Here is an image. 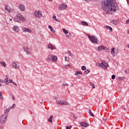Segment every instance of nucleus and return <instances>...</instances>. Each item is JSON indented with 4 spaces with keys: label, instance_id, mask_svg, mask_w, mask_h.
I'll list each match as a JSON object with an SVG mask.
<instances>
[{
    "label": "nucleus",
    "instance_id": "obj_25",
    "mask_svg": "<svg viewBox=\"0 0 129 129\" xmlns=\"http://www.w3.org/2000/svg\"><path fill=\"white\" fill-rule=\"evenodd\" d=\"M111 53L112 54L113 57H115V51H114V47H113L111 49Z\"/></svg>",
    "mask_w": 129,
    "mask_h": 129
},
{
    "label": "nucleus",
    "instance_id": "obj_26",
    "mask_svg": "<svg viewBox=\"0 0 129 129\" xmlns=\"http://www.w3.org/2000/svg\"><path fill=\"white\" fill-rule=\"evenodd\" d=\"M14 22H17V23H21V22L20 21V20L19 19V17H18V15L17 16V17H15L14 18Z\"/></svg>",
    "mask_w": 129,
    "mask_h": 129
},
{
    "label": "nucleus",
    "instance_id": "obj_28",
    "mask_svg": "<svg viewBox=\"0 0 129 129\" xmlns=\"http://www.w3.org/2000/svg\"><path fill=\"white\" fill-rule=\"evenodd\" d=\"M48 28L50 30L51 32L52 33H55L56 31L53 29V27L51 25H48Z\"/></svg>",
    "mask_w": 129,
    "mask_h": 129
},
{
    "label": "nucleus",
    "instance_id": "obj_17",
    "mask_svg": "<svg viewBox=\"0 0 129 129\" xmlns=\"http://www.w3.org/2000/svg\"><path fill=\"white\" fill-rule=\"evenodd\" d=\"M13 30L18 33L20 31V28L17 26H14V27H13Z\"/></svg>",
    "mask_w": 129,
    "mask_h": 129
},
{
    "label": "nucleus",
    "instance_id": "obj_56",
    "mask_svg": "<svg viewBox=\"0 0 129 129\" xmlns=\"http://www.w3.org/2000/svg\"><path fill=\"white\" fill-rule=\"evenodd\" d=\"M127 73H129V69L127 70Z\"/></svg>",
    "mask_w": 129,
    "mask_h": 129
},
{
    "label": "nucleus",
    "instance_id": "obj_34",
    "mask_svg": "<svg viewBox=\"0 0 129 129\" xmlns=\"http://www.w3.org/2000/svg\"><path fill=\"white\" fill-rule=\"evenodd\" d=\"M0 63L2 66H3V67H6V66H7V64L5 62L1 61Z\"/></svg>",
    "mask_w": 129,
    "mask_h": 129
},
{
    "label": "nucleus",
    "instance_id": "obj_29",
    "mask_svg": "<svg viewBox=\"0 0 129 129\" xmlns=\"http://www.w3.org/2000/svg\"><path fill=\"white\" fill-rule=\"evenodd\" d=\"M105 28H106V29H107V30H110V32H111L112 31V28H111V27H110L109 26H105Z\"/></svg>",
    "mask_w": 129,
    "mask_h": 129
},
{
    "label": "nucleus",
    "instance_id": "obj_2",
    "mask_svg": "<svg viewBox=\"0 0 129 129\" xmlns=\"http://www.w3.org/2000/svg\"><path fill=\"white\" fill-rule=\"evenodd\" d=\"M58 58L55 56L53 55L52 54H49L48 55L47 57H46L45 60L47 62H56Z\"/></svg>",
    "mask_w": 129,
    "mask_h": 129
},
{
    "label": "nucleus",
    "instance_id": "obj_16",
    "mask_svg": "<svg viewBox=\"0 0 129 129\" xmlns=\"http://www.w3.org/2000/svg\"><path fill=\"white\" fill-rule=\"evenodd\" d=\"M106 47L103 45H101L97 48V51H102V50H105Z\"/></svg>",
    "mask_w": 129,
    "mask_h": 129
},
{
    "label": "nucleus",
    "instance_id": "obj_58",
    "mask_svg": "<svg viewBox=\"0 0 129 129\" xmlns=\"http://www.w3.org/2000/svg\"><path fill=\"white\" fill-rule=\"evenodd\" d=\"M10 21H13V19H12V18H11V19H10Z\"/></svg>",
    "mask_w": 129,
    "mask_h": 129
},
{
    "label": "nucleus",
    "instance_id": "obj_11",
    "mask_svg": "<svg viewBox=\"0 0 129 129\" xmlns=\"http://www.w3.org/2000/svg\"><path fill=\"white\" fill-rule=\"evenodd\" d=\"M34 15L36 17V18H41V17H42V13L39 11L35 12Z\"/></svg>",
    "mask_w": 129,
    "mask_h": 129
},
{
    "label": "nucleus",
    "instance_id": "obj_19",
    "mask_svg": "<svg viewBox=\"0 0 129 129\" xmlns=\"http://www.w3.org/2000/svg\"><path fill=\"white\" fill-rule=\"evenodd\" d=\"M24 51L27 54H31L32 53V52L30 51V48H29L28 47H26V48L24 47Z\"/></svg>",
    "mask_w": 129,
    "mask_h": 129
},
{
    "label": "nucleus",
    "instance_id": "obj_43",
    "mask_svg": "<svg viewBox=\"0 0 129 129\" xmlns=\"http://www.w3.org/2000/svg\"><path fill=\"white\" fill-rule=\"evenodd\" d=\"M13 82H14V81H12V80H9V83H13Z\"/></svg>",
    "mask_w": 129,
    "mask_h": 129
},
{
    "label": "nucleus",
    "instance_id": "obj_38",
    "mask_svg": "<svg viewBox=\"0 0 129 129\" xmlns=\"http://www.w3.org/2000/svg\"><path fill=\"white\" fill-rule=\"evenodd\" d=\"M68 53H70V56H71V57H72L73 56V54H72V53L71 52V51H68Z\"/></svg>",
    "mask_w": 129,
    "mask_h": 129
},
{
    "label": "nucleus",
    "instance_id": "obj_51",
    "mask_svg": "<svg viewBox=\"0 0 129 129\" xmlns=\"http://www.w3.org/2000/svg\"><path fill=\"white\" fill-rule=\"evenodd\" d=\"M66 129H70V128L69 127V126H67Z\"/></svg>",
    "mask_w": 129,
    "mask_h": 129
},
{
    "label": "nucleus",
    "instance_id": "obj_13",
    "mask_svg": "<svg viewBox=\"0 0 129 129\" xmlns=\"http://www.w3.org/2000/svg\"><path fill=\"white\" fill-rule=\"evenodd\" d=\"M19 9L21 11V12H24L25 11V5L23 4H20L19 6Z\"/></svg>",
    "mask_w": 129,
    "mask_h": 129
},
{
    "label": "nucleus",
    "instance_id": "obj_55",
    "mask_svg": "<svg viewBox=\"0 0 129 129\" xmlns=\"http://www.w3.org/2000/svg\"><path fill=\"white\" fill-rule=\"evenodd\" d=\"M71 127H72V125H70V128L71 129Z\"/></svg>",
    "mask_w": 129,
    "mask_h": 129
},
{
    "label": "nucleus",
    "instance_id": "obj_1",
    "mask_svg": "<svg viewBox=\"0 0 129 129\" xmlns=\"http://www.w3.org/2000/svg\"><path fill=\"white\" fill-rule=\"evenodd\" d=\"M102 5V9L107 13L110 12H116L118 9L117 4L114 0H105Z\"/></svg>",
    "mask_w": 129,
    "mask_h": 129
},
{
    "label": "nucleus",
    "instance_id": "obj_23",
    "mask_svg": "<svg viewBox=\"0 0 129 129\" xmlns=\"http://www.w3.org/2000/svg\"><path fill=\"white\" fill-rule=\"evenodd\" d=\"M111 24H112V25H114L115 26H116V25L118 24V21L116 20H114L111 21Z\"/></svg>",
    "mask_w": 129,
    "mask_h": 129
},
{
    "label": "nucleus",
    "instance_id": "obj_21",
    "mask_svg": "<svg viewBox=\"0 0 129 129\" xmlns=\"http://www.w3.org/2000/svg\"><path fill=\"white\" fill-rule=\"evenodd\" d=\"M5 83L6 85H9V84H10V83L9 82V77H8V75L6 76V78L5 79Z\"/></svg>",
    "mask_w": 129,
    "mask_h": 129
},
{
    "label": "nucleus",
    "instance_id": "obj_9",
    "mask_svg": "<svg viewBox=\"0 0 129 129\" xmlns=\"http://www.w3.org/2000/svg\"><path fill=\"white\" fill-rule=\"evenodd\" d=\"M18 17L20 22V21H21V22H25V21H26L25 17L22 14H18Z\"/></svg>",
    "mask_w": 129,
    "mask_h": 129
},
{
    "label": "nucleus",
    "instance_id": "obj_24",
    "mask_svg": "<svg viewBox=\"0 0 129 129\" xmlns=\"http://www.w3.org/2000/svg\"><path fill=\"white\" fill-rule=\"evenodd\" d=\"M81 25H82V26H88V23L87 22L82 21L81 22Z\"/></svg>",
    "mask_w": 129,
    "mask_h": 129
},
{
    "label": "nucleus",
    "instance_id": "obj_18",
    "mask_svg": "<svg viewBox=\"0 0 129 129\" xmlns=\"http://www.w3.org/2000/svg\"><path fill=\"white\" fill-rule=\"evenodd\" d=\"M22 31L23 32H29V33H32V30L28 28L23 27Z\"/></svg>",
    "mask_w": 129,
    "mask_h": 129
},
{
    "label": "nucleus",
    "instance_id": "obj_22",
    "mask_svg": "<svg viewBox=\"0 0 129 129\" xmlns=\"http://www.w3.org/2000/svg\"><path fill=\"white\" fill-rule=\"evenodd\" d=\"M54 116L51 115L50 116L49 118L48 119L47 121L49 122H50L51 123H52V122H53V118Z\"/></svg>",
    "mask_w": 129,
    "mask_h": 129
},
{
    "label": "nucleus",
    "instance_id": "obj_40",
    "mask_svg": "<svg viewBox=\"0 0 129 129\" xmlns=\"http://www.w3.org/2000/svg\"><path fill=\"white\" fill-rule=\"evenodd\" d=\"M52 19L54 21H55L57 19V17H56V16L53 15L52 17Z\"/></svg>",
    "mask_w": 129,
    "mask_h": 129
},
{
    "label": "nucleus",
    "instance_id": "obj_10",
    "mask_svg": "<svg viewBox=\"0 0 129 129\" xmlns=\"http://www.w3.org/2000/svg\"><path fill=\"white\" fill-rule=\"evenodd\" d=\"M48 49L50 50H56V46H53V44L49 43L47 44Z\"/></svg>",
    "mask_w": 129,
    "mask_h": 129
},
{
    "label": "nucleus",
    "instance_id": "obj_49",
    "mask_svg": "<svg viewBox=\"0 0 129 129\" xmlns=\"http://www.w3.org/2000/svg\"><path fill=\"white\" fill-rule=\"evenodd\" d=\"M126 24H129V19L127 20L125 22Z\"/></svg>",
    "mask_w": 129,
    "mask_h": 129
},
{
    "label": "nucleus",
    "instance_id": "obj_27",
    "mask_svg": "<svg viewBox=\"0 0 129 129\" xmlns=\"http://www.w3.org/2000/svg\"><path fill=\"white\" fill-rule=\"evenodd\" d=\"M116 79H117V80H118L119 81H122V80H124V79H125V77H118L116 78Z\"/></svg>",
    "mask_w": 129,
    "mask_h": 129
},
{
    "label": "nucleus",
    "instance_id": "obj_59",
    "mask_svg": "<svg viewBox=\"0 0 129 129\" xmlns=\"http://www.w3.org/2000/svg\"><path fill=\"white\" fill-rule=\"evenodd\" d=\"M2 84L0 83V86H2Z\"/></svg>",
    "mask_w": 129,
    "mask_h": 129
},
{
    "label": "nucleus",
    "instance_id": "obj_31",
    "mask_svg": "<svg viewBox=\"0 0 129 129\" xmlns=\"http://www.w3.org/2000/svg\"><path fill=\"white\" fill-rule=\"evenodd\" d=\"M66 36L67 38H71V37L72 36V35H71V33L70 32L69 33L68 32V34H67Z\"/></svg>",
    "mask_w": 129,
    "mask_h": 129
},
{
    "label": "nucleus",
    "instance_id": "obj_50",
    "mask_svg": "<svg viewBox=\"0 0 129 129\" xmlns=\"http://www.w3.org/2000/svg\"><path fill=\"white\" fill-rule=\"evenodd\" d=\"M103 119H104V120H105V121L107 120V118H104Z\"/></svg>",
    "mask_w": 129,
    "mask_h": 129
},
{
    "label": "nucleus",
    "instance_id": "obj_8",
    "mask_svg": "<svg viewBox=\"0 0 129 129\" xmlns=\"http://www.w3.org/2000/svg\"><path fill=\"white\" fill-rule=\"evenodd\" d=\"M67 5L62 4L61 5H60L58 7V10L59 11H62L63 10H66L67 9Z\"/></svg>",
    "mask_w": 129,
    "mask_h": 129
},
{
    "label": "nucleus",
    "instance_id": "obj_60",
    "mask_svg": "<svg viewBox=\"0 0 129 129\" xmlns=\"http://www.w3.org/2000/svg\"><path fill=\"white\" fill-rule=\"evenodd\" d=\"M85 1H86V2H87V1H88V0H85Z\"/></svg>",
    "mask_w": 129,
    "mask_h": 129
},
{
    "label": "nucleus",
    "instance_id": "obj_37",
    "mask_svg": "<svg viewBox=\"0 0 129 129\" xmlns=\"http://www.w3.org/2000/svg\"><path fill=\"white\" fill-rule=\"evenodd\" d=\"M81 69H82V70H83V71H85V70H86V67L83 66L81 67Z\"/></svg>",
    "mask_w": 129,
    "mask_h": 129
},
{
    "label": "nucleus",
    "instance_id": "obj_45",
    "mask_svg": "<svg viewBox=\"0 0 129 129\" xmlns=\"http://www.w3.org/2000/svg\"><path fill=\"white\" fill-rule=\"evenodd\" d=\"M63 86H68V85H69V84H63Z\"/></svg>",
    "mask_w": 129,
    "mask_h": 129
},
{
    "label": "nucleus",
    "instance_id": "obj_14",
    "mask_svg": "<svg viewBox=\"0 0 129 129\" xmlns=\"http://www.w3.org/2000/svg\"><path fill=\"white\" fill-rule=\"evenodd\" d=\"M80 124H81V126H83V127H87V126L89 125V124L86 122H80Z\"/></svg>",
    "mask_w": 129,
    "mask_h": 129
},
{
    "label": "nucleus",
    "instance_id": "obj_57",
    "mask_svg": "<svg viewBox=\"0 0 129 129\" xmlns=\"http://www.w3.org/2000/svg\"><path fill=\"white\" fill-rule=\"evenodd\" d=\"M49 1V2H52L53 1V0H48Z\"/></svg>",
    "mask_w": 129,
    "mask_h": 129
},
{
    "label": "nucleus",
    "instance_id": "obj_42",
    "mask_svg": "<svg viewBox=\"0 0 129 129\" xmlns=\"http://www.w3.org/2000/svg\"><path fill=\"white\" fill-rule=\"evenodd\" d=\"M64 60H65V61H68V60H69V58H67V57L65 56Z\"/></svg>",
    "mask_w": 129,
    "mask_h": 129
},
{
    "label": "nucleus",
    "instance_id": "obj_46",
    "mask_svg": "<svg viewBox=\"0 0 129 129\" xmlns=\"http://www.w3.org/2000/svg\"><path fill=\"white\" fill-rule=\"evenodd\" d=\"M0 82H1V83H4V82H5V81H4L3 80L1 79L0 80Z\"/></svg>",
    "mask_w": 129,
    "mask_h": 129
},
{
    "label": "nucleus",
    "instance_id": "obj_15",
    "mask_svg": "<svg viewBox=\"0 0 129 129\" xmlns=\"http://www.w3.org/2000/svg\"><path fill=\"white\" fill-rule=\"evenodd\" d=\"M80 74H81V75H82V72H81V71H76L75 75H77V76H78L79 78H81V76H80Z\"/></svg>",
    "mask_w": 129,
    "mask_h": 129
},
{
    "label": "nucleus",
    "instance_id": "obj_5",
    "mask_svg": "<svg viewBox=\"0 0 129 129\" xmlns=\"http://www.w3.org/2000/svg\"><path fill=\"white\" fill-rule=\"evenodd\" d=\"M96 66H98V67H101L103 69L106 70L107 69V66H108V64L106 63L105 61H101V63H97Z\"/></svg>",
    "mask_w": 129,
    "mask_h": 129
},
{
    "label": "nucleus",
    "instance_id": "obj_20",
    "mask_svg": "<svg viewBox=\"0 0 129 129\" xmlns=\"http://www.w3.org/2000/svg\"><path fill=\"white\" fill-rule=\"evenodd\" d=\"M8 5H7L5 6V10L6 11H7L9 13H13V10L10 8H8Z\"/></svg>",
    "mask_w": 129,
    "mask_h": 129
},
{
    "label": "nucleus",
    "instance_id": "obj_32",
    "mask_svg": "<svg viewBox=\"0 0 129 129\" xmlns=\"http://www.w3.org/2000/svg\"><path fill=\"white\" fill-rule=\"evenodd\" d=\"M89 72H90V70L87 69L86 70V71H85L84 72V74H85V75L88 74V73H89Z\"/></svg>",
    "mask_w": 129,
    "mask_h": 129
},
{
    "label": "nucleus",
    "instance_id": "obj_62",
    "mask_svg": "<svg viewBox=\"0 0 129 129\" xmlns=\"http://www.w3.org/2000/svg\"><path fill=\"white\" fill-rule=\"evenodd\" d=\"M41 103H43V102H41Z\"/></svg>",
    "mask_w": 129,
    "mask_h": 129
},
{
    "label": "nucleus",
    "instance_id": "obj_35",
    "mask_svg": "<svg viewBox=\"0 0 129 129\" xmlns=\"http://www.w3.org/2000/svg\"><path fill=\"white\" fill-rule=\"evenodd\" d=\"M62 31H63V33H64V34H68V31L67 30H66V29L63 28Z\"/></svg>",
    "mask_w": 129,
    "mask_h": 129
},
{
    "label": "nucleus",
    "instance_id": "obj_3",
    "mask_svg": "<svg viewBox=\"0 0 129 129\" xmlns=\"http://www.w3.org/2000/svg\"><path fill=\"white\" fill-rule=\"evenodd\" d=\"M87 37L93 44H97V45L99 44V41L95 36L88 35Z\"/></svg>",
    "mask_w": 129,
    "mask_h": 129
},
{
    "label": "nucleus",
    "instance_id": "obj_41",
    "mask_svg": "<svg viewBox=\"0 0 129 129\" xmlns=\"http://www.w3.org/2000/svg\"><path fill=\"white\" fill-rule=\"evenodd\" d=\"M111 79H115V75H112V76H111Z\"/></svg>",
    "mask_w": 129,
    "mask_h": 129
},
{
    "label": "nucleus",
    "instance_id": "obj_7",
    "mask_svg": "<svg viewBox=\"0 0 129 129\" xmlns=\"http://www.w3.org/2000/svg\"><path fill=\"white\" fill-rule=\"evenodd\" d=\"M12 66L14 69H19L20 68V66L18 61H13L12 63Z\"/></svg>",
    "mask_w": 129,
    "mask_h": 129
},
{
    "label": "nucleus",
    "instance_id": "obj_53",
    "mask_svg": "<svg viewBox=\"0 0 129 129\" xmlns=\"http://www.w3.org/2000/svg\"><path fill=\"white\" fill-rule=\"evenodd\" d=\"M128 5H129V0H126Z\"/></svg>",
    "mask_w": 129,
    "mask_h": 129
},
{
    "label": "nucleus",
    "instance_id": "obj_47",
    "mask_svg": "<svg viewBox=\"0 0 129 129\" xmlns=\"http://www.w3.org/2000/svg\"><path fill=\"white\" fill-rule=\"evenodd\" d=\"M55 21H56V22H57L58 23H60V21L57 18L56 19V20Z\"/></svg>",
    "mask_w": 129,
    "mask_h": 129
},
{
    "label": "nucleus",
    "instance_id": "obj_44",
    "mask_svg": "<svg viewBox=\"0 0 129 129\" xmlns=\"http://www.w3.org/2000/svg\"><path fill=\"white\" fill-rule=\"evenodd\" d=\"M13 84H14L15 86H18V85L17 84V83H15L14 82H13Z\"/></svg>",
    "mask_w": 129,
    "mask_h": 129
},
{
    "label": "nucleus",
    "instance_id": "obj_33",
    "mask_svg": "<svg viewBox=\"0 0 129 129\" xmlns=\"http://www.w3.org/2000/svg\"><path fill=\"white\" fill-rule=\"evenodd\" d=\"M4 99V96H3V92L0 91V100H3Z\"/></svg>",
    "mask_w": 129,
    "mask_h": 129
},
{
    "label": "nucleus",
    "instance_id": "obj_4",
    "mask_svg": "<svg viewBox=\"0 0 129 129\" xmlns=\"http://www.w3.org/2000/svg\"><path fill=\"white\" fill-rule=\"evenodd\" d=\"M8 115H9V113L5 110L4 114L0 116V123L3 124L6 122Z\"/></svg>",
    "mask_w": 129,
    "mask_h": 129
},
{
    "label": "nucleus",
    "instance_id": "obj_61",
    "mask_svg": "<svg viewBox=\"0 0 129 129\" xmlns=\"http://www.w3.org/2000/svg\"><path fill=\"white\" fill-rule=\"evenodd\" d=\"M55 99H57V98H55Z\"/></svg>",
    "mask_w": 129,
    "mask_h": 129
},
{
    "label": "nucleus",
    "instance_id": "obj_52",
    "mask_svg": "<svg viewBox=\"0 0 129 129\" xmlns=\"http://www.w3.org/2000/svg\"><path fill=\"white\" fill-rule=\"evenodd\" d=\"M12 98H13V100H15V98L14 96H12Z\"/></svg>",
    "mask_w": 129,
    "mask_h": 129
},
{
    "label": "nucleus",
    "instance_id": "obj_36",
    "mask_svg": "<svg viewBox=\"0 0 129 129\" xmlns=\"http://www.w3.org/2000/svg\"><path fill=\"white\" fill-rule=\"evenodd\" d=\"M71 66L70 64H67L64 66V68H66V69H68V68H70Z\"/></svg>",
    "mask_w": 129,
    "mask_h": 129
},
{
    "label": "nucleus",
    "instance_id": "obj_12",
    "mask_svg": "<svg viewBox=\"0 0 129 129\" xmlns=\"http://www.w3.org/2000/svg\"><path fill=\"white\" fill-rule=\"evenodd\" d=\"M15 107H16V104H14L12 106H10L8 108H6L5 110L6 112L9 113V112H10V110L13 108H15Z\"/></svg>",
    "mask_w": 129,
    "mask_h": 129
},
{
    "label": "nucleus",
    "instance_id": "obj_6",
    "mask_svg": "<svg viewBox=\"0 0 129 129\" xmlns=\"http://www.w3.org/2000/svg\"><path fill=\"white\" fill-rule=\"evenodd\" d=\"M56 104L57 105H68V102L64 100H58L56 101Z\"/></svg>",
    "mask_w": 129,
    "mask_h": 129
},
{
    "label": "nucleus",
    "instance_id": "obj_48",
    "mask_svg": "<svg viewBox=\"0 0 129 129\" xmlns=\"http://www.w3.org/2000/svg\"><path fill=\"white\" fill-rule=\"evenodd\" d=\"M74 118L75 119H76L77 118V117L76 116V115H74Z\"/></svg>",
    "mask_w": 129,
    "mask_h": 129
},
{
    "label": "nucleus",
    "instance_id": "obj_39",
    "mask_svg": "<svg viewBox=\"0 0 129 129\" xmlns=\"http://www.w3.org/2000/svg\"><path fill=\"white\" fill-rule=\"evenodd\" d=\"M90 85H91V86H92L93 87V88H95V86H94V84H93L92 83H91Z\"/></svg>",
    "mask_w": 129,
    "mask_h": 129
},
{
    "label": "nucleus",
    "instance_id": "obj_30",
    "mask_svg": "<svg viewBox=\"0 0 129 129\" xmlns=\"http://www.w3.org/2000/svg\"><path fill=\"white\" fill-rule=\"evenodd\" d=\"M88 112H89L90 115H91V116L94 117V114H93V113H92V111H91V110L89 109Z\"/></svg>",
    "mask_w": 129,
    "mask_h": 129
},
{
    "label": "nucleus",
    "instance_id": "obj_54",
    "mask_svg": "<svg viewBox=\"0 0 129 129\" xmlns=\"http://www.w3.org/2000/svg\"><path fill=\"white\" fill-rule=\"evenodd\" d=\"M125 73H126V74H127V73H127V71H125Z\"/></svg>",
    "mask_w": 129,
    "mask_h": 129
}]
</instances>
